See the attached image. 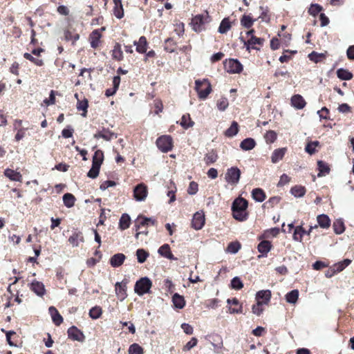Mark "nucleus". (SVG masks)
I'll use <instances>...</instances> for the list:
<instances>
[{
	"label": "nucleus",
	"instance_id": "1",
	"mask_svg": "<svg viewBox=\"0 0 354 354\" xmlns=\"http://www.w3.org/2000/svg\"><path fill=\"white\" fill-rule=\"evenodd\" d=\"M248 202L246 199L242 197L236 198L232 205L233 217L239 221H246L248 217Z\"/></svg>",
	"mask_w": 354,
	"mask_h": 354
},
{
	"label": "nucleus",
	"instance_id": "2",
	"mask_svg": "<svg viewBox=\"0 0 354 354\" xmlns=\"http://www.w3.org/2000/svg\"><path fill=\"white\" fill-rule=\"evenodd\" d=\"M212 21V17L209 16L207 11L204 14L196 15L191 21L192 29L196 32H201L206 29V25L209 24Z\"/></svg>",
	"mask_w": 354,
	"mask_h": 354
},
{
	"label": "nucleus",
	"instance_id": "3",
	"mask_svg": "<svg viewBox=\"0 0 354 354\" xmlns=\"http://www.w3.org/2000/svg\"><path fill=\"white\" fill-rule=\"evenodd\" d=\"M195 88L198 93V96L201 100H205L212 92V85L207 79L195 81Z\"/></svg>",
	"mask_w": 354,
	"mask_h": 354
},
{
	"label": "nucleus",
	"instance_id": "4",
	"mask_svg": "<svg viewBox=\"0 0 354 354\" xmlns=\"http://www.w3.org/2000/svg\"><path fill=\"white\" fill-rule=\"evenodd\" d=\"M151 286L152 282L148 277H142L136 282L134 291L138 295L142 296L149 292Z\"/></svg>",
	"mask_w": 354,
	"mask_h": 354
},
{
	"label": "nucleus",
	"instance_id": "5",
	"mask_svg": "<svg viewBox=\"0 0 354 354\" xmlns=\"http://www.w3.org/2000/svg\"><path fill=\"white\" fill-rule=\"evenodd\" d=\"M158 148L163 153L171 151L174 147L173 139L171 136L163 135L156 140Z\"/></svg>",
	"mask_w": 354,
	"mask_h": 354
},
{
	"label": "nucleus",
	"instance_id": "6",
	"mask_svg": "<svg viewBox=\"0 0 354 354\" xmlns=\"http://www.w3.org/2000/svg\"><path fill=\"white\" fill-rule=\"evenodd\" d=\"M223 64L225 71L231 74L240 73L243 69V65L236 59H226Z\"/></svg>",
	"mask_w": 354,
	"mask_h": 354
},
{
	"label": "nucleus",
	"instance_id": "7",
	"mask_svg": "<svg viewBox=\"0 0 354 354\" xmlns=\"http://www.w3.org/2000/svg\"><path fill=\"white\" fill-rule=\"evenodd\" d=\"M241 170L236 167H232L227 169L225 175V180L230 185H236L241 177Z\"/></svg>",
	"mask_w": 354,
	"mask_h": 354
},
{
	"label": "nucleus",
	"instance_id": "8",
	"mask_svg": "<svg viewBox=\"0 0 354 354\" xmlns=\"http://www.w3.org/2000/svg\"><path fill=\"white\" fill-rule=\"evenodd\" d=\"M148 189L147 186L141 183L136 185L133 189V196L136 201H142L145 200L147 196Z\"/></svg>",
	"mask_w": 354,
	"mask_h": 354
},
{
	"label": "nucleus",
	"instance_id": "9",
	"mask_svg": "<svg viewBox=\"0 0 354 354\" xmlns=\"http://www.w3.org/2000/svg\"><path fill=\"white\" fill-rule=\"evenodd\" d=\"M149 221H151V218H147L145 216H139L135 221V228L136 230V238H138L140 234H147V231H139L142 227H146L149 225Z\"/></svg>",
	"mask_w": 354,
	"mask_h": 354
},
{
	"label": "nucleus",
	"instance_id": "10",
	"mask_svg": "<svg viewBox=\"0 0 354 354\" xmlns=\"http://www.w3.org/2000/svg\"><path fill=\"white\" fill-rule=\"evenodd\" d=\"M104 28H102L101 29H95L91 32L89 35V41L91 44V46L96 49L99 47L101 41L100 39L102 37L101 30H104Z\"/></svg>",
	"mask_w": 354,
	"mask_h": 354
},
{
	"label": "nucleus",
	"instance_id": "11",
	"mask_svg": "<svg viewBox=\"0 0 354 354\" xmlns=\"http://www.w3.org/2000/svg\"><path fill=\"white\" fill-rule=\"evenodd\" d=\"M68 338L74 341L84 342L85 336L82 331H81L76 326H73L68 329L67 331Z\"/></svg>",
	"mask_w": 354,
	"mask_h": 354
},
{
	"label": "nucleus",
	"instance_id": "12",
	"mask_svg": "<svg viewBox=\"0 0 354 354\" xmlns=\"http://www.w3.org/2000/svg\"><path fill=\"white\" fill-rule=\"evenodd\" d=\"M127 281L123 280L121 282H116L115 285V294L121 301L127 297Z\"/></svg>",
	"mask_w": 354,
	"mask_h": 354
},
{
	"label": "nucleus",
	"instance_id": "13",
	"mask_svg": "<svg viewBox=\"0 0 354 354\" xmlns=\"http://www.w3.org/2000/svg\"><path fill=\"white\" fill-rule=\"evenodd\" d=\"M94 138H102L106 141H110L113 138H117V134L110 131L107 128L103 127L102 130L98 131L93 135Z\"/></svg>",
	"mask_w": 354,
	"mask_h": 354
},
{
	"label": "nucleus",
	"instance_id": "14",
	"mask_svg": "<svg viewBox=\"0 0 354 354\" xmlns=\"http://www.w3.org/2000/svg\"><path fill=\"white\" fill-rule=\"evenodd\" d=\"M317 227V225L314 227L311 226L310 229L308 231H306L301 225L297 226L295 228L292 238L295 241L301 242L303 239V236L304 234L309 235L312 232L313 229Z\"/></svg>",
	"mask_w": 354,
	"mask_h": 354
},
{
	"label": "nucleus",
	"instance_id": "15",
	"mask_svg": "<svg viewBox=\"0 0 354 354\" xmlns=\"http://www.w3.org/2000/svg\"><path fill=\"white\" fill-rule=\"evenodd\" d=\"M205 221L204 214L197 212L193 216L192 227L196 230H201L205 224Z\"/></svg>",
	"mask_w": 354,
	"mask_h": 354
},
{
	"label": "nucleus",
	"instance_id": "16",
	"mask_svg": "<svg viewBox=\"0 0 354 354\" xmlns=\"http://www.w3.org/2000/svg\"><path fill=\"white\" fill-rule=\"evenodd\" d=\"M272 245L270 241L264 240L261 241L258 246V251L261 253V255H259V258L267 257L268 253L270 251Z\"/></svg>",
	"mask_w": 354,
	"mask_h": 354
},
{
	"label": "nucleus",
	"instance_id": "17",
	"mask_svg": "<svg viewBox=\"0 0 354 354\" xmlns=\"http://www.w3.org/2000/svg\"><path fill=\"white\" fill-rule=\"evenodd\" d=\"M272 293L270 290H263L257 292L256 299L261 301L263 304H268L271 299Z\"/></svg>",
	"mask_w": 354,
	"mask_h": 354
},
{
	"label": "nucleus",
	"instance_id": "18",
	"mask_svg": "<svg viewBox=\"0 0 354 354\" xmlns=\"http://www.w3.org/2000/svg\"><path fill=\"white\" fill-rule=\"evenodd\" d=\"M134 46H136V51L140 54L145 53L148 48V42L145 36H141L138 41H134Z\"/></svg>",
	"mask_w": 354,
	"mask_h": 354
},
{
	"label": "nucleus",
	"instance_id": "19",
	"mask_svg": "<svg viewBox=\"0 0 354 354\" xmlns=\"http://www.w3.org/2000/svg\"><path fill=\"white\" fill-rule=\"evenodd\" d=\"M291 105L297 109H302L306 105V102L304 97L299 94H295L291 97Z\"/></svg>",
	"mask_w": 354,
	"mask_h": 354
},
{
	"label": "nucleus",
	"instance_id": "20",
	"mask_svg": "<svg viewBox=\"0 0 354 354\" xmlns=\"http://www.w3.org/2000/svg\"><path fill=\"white\" fill-rule=\"evenodd\" d=\"M30 290L38 296H43L46 293V289L43 283L34 280L30 283Z\"/></svg>",
	"mask_w": 354,
	"mask_h": 354
},
{
	"label": "nucleus",
	"instance_id": "21",
	"mask_svg": "<svg viewBox=\"0 0 354 354\" xmlns=\"http://www.w3.org/2000/svg\"><path fill=\"white\" fill-rule=\"evenodd\" d=\"M93 71V68H83L80 70V73L79 74V76L80 77H82V80H78L75 83V86H79L80 84H82L84 83H86V80H85V78H86V77L88 80H92V76H91V73Z\"/></svg>",
	"mask_w": 354,
	"mask_h": 354
},
{
	"label": "nucleus",
	"instance_id": "22",
	"mask_svg": "<svg viewBox=\"0 0 354 354\" xmlns=\"http://www.w3.org/2000/svg\"><path fill=\"white\" fill-rule=\"evenodd\" d=\"M126 256L122 253H118L112 256L109 260L111 266L113 268H118L123 264Z\"/></svg>",
	"mask_w": 354,
	"mask_h": 354
},
{
	"label": "nucleus",
	"instance_id": "23",
	"mask_svg": "<svg viewBox=\"0 0 354 354\" xmlns=\"http://www.w3.org/2000/svg\"><path fill=\"white\" fill-rule=\"evenodd\" d=\"M113 2L114 4L113 13L116 18L120 19L124 15L122 0H113Z\"/></svg>",
	"mask_w": 354,
	"mask_h": 354
},
{
	"label": "nucleus",
	"instance_id": "24",
	"mask_svg": "<svg viewBox=\"0 0 354 354\" xmlns=\"http://www.w3.org/2000/svg\"><path fill=\"white\" fill-rule=\"evenodd\" d=\"M49 313L52 317L53 322L55 325L59 326L63 322V317L59 314L57 308L54 306H50L48 308Z\"/></svg>",
	"mask_w": 354,
	"mask_h": 354
},
{
	"label": "nucleus",
	"instance_id": "25",
	"mask_svg": "<svg viewBox=\"0 0 354 354\" xmlns=\"http://www.w3.org/2000/svg\"><path fill=\"white\" fill-rule=\"evenodd\" d=\"M286 152H287L286 147L279 148V149H274L271 156L272 162L277 163L279 161L281 160L283 158Z\"/></svg>",
	"mask_w": 354,
	"mask_h": 354
},
{
	"label": "nucleus",
	"instance_id": "26",
	"mask_svg": "<svg viewBox=\"0 0 354 354\" xmlns=\"http://www.w3.org/2000/svg\"><path fill=\"white\" fill-rule=\"evenodd\" d=\"M4 175L12 181L21 182L23 179L22 175L19 172L9 168L5 169Z\"/></svg>",
	"mask_w": 354,
	"mask_h": 354
},
{
	"label": "nucleus",
	"instance_id": "27",
	"mask_svg": "<svg viewBox=\"0 0 354 354\" xmlns=\"http://www.w3.org/2000/svg\"><path fill=\"white\" fill-rule=\"evenodd\" d=\"M158 253L161 256H162L169 260H176V258H175L174 254L171 253L169 245L167 243L163 244L162 246H160L159 248Z\"/></svg>",
	"mask_w": 354,
	"mask_h": 354
},
{
	"label": "nucleus",
	"instance_id": "28",
	"mask_svg": "<svg viewBox=\"0 0 354 354\" xmlns=\"http://www.w3.org/2000/svg\"><path fill=\"white\" fill-rule=\"evenodd\" d=\"M257 21L256 19H253L251 16V14L250 15H243L241 19H240V23H241V25L245 28H247V29H250L252 27V26L254 25V23Z\"/></svg>",
	"mask_w": 354,
	"mask_h": 354
},
{
	"label": "nucleus",
	"instance_id": "29",
	"mask_svg": "<svg viewBox=\"0 0 354 354\" xmlns=\"http://www.w3.org/2000/svg\"><path fill=\"white\" fill-rule=\"evenodd\" d=\"M84 241V236L81 232H74L68 238V242L73 247H77L80 242Z\"/></svg>",
	"mask_w": 354,
	"mask_h": 354
},
{
	"label": "nucleus",
	"instance_id": "30",
	"mask_svg": "<svg viewBox=\"0 0 354 354\" xmlns=\"http://www.w3.org/2000/svg\"><path fill=\"white\" fill-rule=\"evenodd\" d=\"M111 56L113 59L118 62L123 59V53L122 50L121 45L119 43H116L113 46V49L111 50Z\"/></svg>",
	"mask_w": 354,
	"mask_h": 354
},
{
	"label": "nucleus",
	"instance_id": "31",
	"mask_svg": "<svg viewBox=\"0 0 354 354\" xmlns=\"http://www.w3.org/2000/svg\"><path fill=\"white\" fill-rule=\"evenodd\" d=\"M232 28V23L229 17H225L221 22L218 31L221 34L227 33Z\"/></svg>",
	"mask_w": 354,
	"mask_h": 354
},
{
	"label": "nucleus",
	"instance_id": "32",
	"mask_svg": "<svg viewBox=\"0 0 354 354\" xmlns=\"http://www.w3.org/2000/svg\"><path fill=\"white\" fill-rule=\"evenodd\" d=\"M172 302L174 306L178 309H182L185 306V300L184 297L178 293H174L172 297Z\"/></svg>",
	"mask_w": 354,
	"mask_h": 354
},
{
	"label": "nucleus",
	"instance_id": "33",
	"mask_svg": "<svg viewBox=\"0 0 354 354\" xmlns=\"http://www.w3.org/2000/svg\"><path fill=\"white\" fill-rule=\"evenodd\" d=\"M253 199L257 202H263L266 198L265 192L261 188H255L252 191Z\"/></svg>",
	"mask_w": 354,
	"mask_h": 354
},
{
	"label": "nucleus",
	"instance_id": "34",
	"mask_svg": "<svg viewBox=\"0 0 354 354\" xmlns=\"http://www.w3.org/2000/svg\"><path fill=\"white\" fill-rule=\"evenodd\" d=\"M260 10H261V13L259 17V19H261L262 21H264L267 24L270 22L271 19V14L270 12V9L268 6H260Z\"/></svg>",
	"mask_w": 354,
	"mask_h": 354
},
{
	"label": "nucleus",
	"instance_id": "35",
	"mask_svg": "<svg viewBox=\"0 0 354 354\" xmlns=\"http://www.w3.org/2000/svg\"><path fill=\"white\" fill-rule=\"evenodd\" d=\"M180 124L183 129H187L194 126V122L192 121L189 113H185L182 116Z\"/></svg>",
	"mask_w": 354,
	"mask_h": 354
},
{
	"label": "nucleus",
	"instance_id": "36",
	"mask_svg": "<svg viewBox=\"0 0 354 354\" xmlns=\"http://www.w3.org/2000/svg\"><path fill=\"white\" fill-rule=\"evenodd\" d=\"M104 161V152L101 149L95 151L93 156L92 164L101 167Z\"/></svg>",
	"mask_w": 354,
	"mask_h": 354
},
{
	"label": "nucleus",
	"instance_id": "37",
	"mask_svg": "<svg viewBox=\"0 0 354 354\" xmlns=\"http://www.w3.org/2000/svg\"><path fill=\"white\" fill-rule=\"evenodd\" d=\"M264 39L257 37L256 36L251 37L248 41L245 44L248 46V49L251 47L253 49H257L255 45L262 46L263 44Z\"/></svg>",
	"mask_w": 354,
	"mask_h": 354
},
{
	"label": "nucleus",
	"instance_id": "38",
	"mask_svg": "<svg viewBox=\"0 0 354 354\" xmlns=\"http://www.w3.org/2000/svg\"><path fill=\"white\" fill-rule=\"evenodd\" d=\"M306 192V189L302 185H295L290 189V193L297 198L303 197Z\"/></svg>",
	"mask_w": 354,
	"mask_h": 354
},
{
	"label": "nucleus",
	"instance_id": "39",
	"mask_svg": "<svg viewBox=\"0 0 354 354\" xmlns=\"http://www.w3.org/2000/svg\"><path fill=\"white\" fill-rule=\"evenodd\" d=\"M317 167H318V170H319V174L317 176L319 177H321V176H325V175L329 174V172L330 171L329 165L326 162H325L322 160H319L317 162Z\"/></svg>",
	"mask_w": 354,
	"mask_h": 354
},
{
	"label": "nucleus",
	"instance_id": "40",
	"mask_svg": "<svg viewBox=\"0 0 354 354\" xmlns=\"http://www.w3.org/2000/svg\"><path fill=\"white\" fill-rule=\"evenodd\" d=\"M319 225L325 229H328L330 226V219L326 214H320L317 218Z\"/></svg>",
	"mask_w": 354,
	"mask_h": 354
},
{
	"label": "nucleus",
	"instance_id": "41",
	"mask_svg": "<svg viewBox=\"0 0 354 354\" xmlns=\"http://www.w3.org/2000/svg\"><path fill=\"white\" fill-rule=\"evenodd\" d=\"M256 145L255 140L253 138H248L241 141L240 147L245 151L252 149Z\"/></svg>",
	"mask_w": 354,
	"mask_h": 354
},
{
	"label": "nucleus",
	"instance_id": "42",
	"mask_svg": "<svg viewBox=\"0 0 354 354\" xmlns=\"http://www.w3.org/2000/svg\"><path fill=\"white\" fill-rule=\"evenodd\" d=\"M131 223V218L127 214H123L119 221V227L122 230H127L129 227Z\"/></svg>",
	"mask_w": 354,
	"mask_h": 354
},
{
	"label": "nucleus",
	"instance_id": "43",
	"mask_svg": "<svg viewBox=\"0 0 354 354\" xmlns=\"http://www.w3.org/2000/svg\"><path fill=\"white\" fill-rule=\"evenodd\" d=\"M176 47H177V44L172 38H171V37L167 38L165 41L164 49L167 53H174L176 50Z\"/></svg>",
	"mask_w": 354,
	"mask_h": 354
},
{
	"label": "nucleus",
	"instance_id": "44",
	"mask_svg": "<svg viewBox=\"0 0 354 354\" xmlns=\"http://www.w3.org/2000/svg\"><path fill=\"white\" fill-rule=\"evenodd\" d=\"M218 158V156L216 151L212 149L211 151L205 154L204 161L207 165H209L214 163L217 160Z\"/></svg>",
	"mask_w": 354,
	"mask_h": 354
},
{
	"label": "nucleus",
	"instance_id": "45",
	"mask_svg": "<svg viewBox=\"0 0 354 354\" xmlns=\"http://www.w3.org/2000/svg\"><path fill=\"white\" fill-rule=\"evenodd\" d=\"M337 76L342 80H350L353 75L348 70L344 68H339L337 71Z\"/></svg>",
	"mask_w": 354,
	"mask_h": 354
},
{
	"label": "nucleus",
	"instance_id": "46",
	"mask_svg": "<svg viewBox=\"0 0 354 354\" xmlns=\"http://www.w3.org/2000/svg\"><path fill=\"white\" fill-rule=\"evenodd\" d=\"M239 132V124L236 121H233L230 127L225 131V136L232 138L236 136Z\"/></svg>",
	"mask_w": 354,
	"mask_h": 354
},
{
	"label": "nucleus",
	"instance_id": "47",
	"mask_svg": "<svg viewBox=\"0 0 354 354\" xmlns=\"http://www.w3.org/2000/svg\"><path fill=\"white\" fill-rule=\"evenodd\" d=\"M75 200V197L71 193H66L63 196L64 204L68 208L74 206Z\"/></svg>",
	"mask_w": 354,
	"mask_h": 354
},
{
	"label": "nucleus",
	"instance_id": "48",
	"mask_svg": "<svg viewBox=\"0 0 354 354\" xmlns=\"http://www.w3.org/2000/svg\"><path fill=\"white\" fill-rule=\"evenodd\" d=\"M299 297L298 290H292L286 295V299L290 304H295Z\"/></svg>",
	"mask_w": 354,
	"mask_h": 354
},
{
	"label": "nucleus",
	"instance_id": "49",
	"mask_svg": "<svg viewBox=\"0 0 354 354\" xmlns=\"http://www.w3.org/2000/svg\"><path fill=\"white\" fill-rule=\"evenodd\" d=\"M102 314V309L99 306H95L91 308L89 310L88 315L93 319H97L101 317Z\"/></svg>",
	"mask_w": 354,
	"mask_h": 354
},
{
	"label": "nucleus",
	"instance_id": "50",
	"mask_svg": "<svg viewBox=\"0 0 354 354\" xmlns=\"http://www.w3.org/2000/svg\"><path fill=\"white\" fill-rule=\"evenodd\" d=\"M64 35V39L66 41H72L73 44L80 39V35L78 33L72 32L70 30H66Z\"/></svg>",
	"mask_w": 354,
	"mask_h": 354
},
{
	"label": "nucleus",
	"instance_id": "51",
	"mask_svg": "<svg viewBox=\"0 0 354 354\" xmlns=\"http://www.w3.org/2000/svg\"><path fill=\"white\" fill-rule=\"evenodd\" d=\"M129 354H144V348L137 343L131 344L128 349Z\"/></svg>",
	"mask_w": 354,
	"mask_h": 354
},
{
	"label": "nucleus",
	"instance_id": "52",
	"mask_svg": "<svg viewBox=\"0 0 354 354\" xmlns=\"http://www.w3.org/2000/svg\"><path fill=\"white\" fill-rule=\"evenodd\" d=\"M308 58L310 61L315 63H318L325 59L326 55L324 53H319L315 51H313L308 55Z\"/></svg>",
	"mask_w": 354,
	"mask_h": 354
},
{
	"label": "nucleus",
	"instance_id": "53",
	"mask_svg": "<svg viewBox=\"0 0 354 354\" xmlns=\"http://www.w3.org/2000/svg\"><path fill=\"white\" fill-rule=\"evenodd\" d=\"M333 230L335 234H342L345 230V226L341 220H337L334 221L333 224Z\"/></svg>",
	"mask_w": 354,
	"mask_h": 354
},
{
	"label": "nucleus",
	"instance_id": "54",
	"mask_svg": "<svg viewBox=\"0 0 354 354\" xmlns=\"http://www.w3.org/2000/svg\"><path fill=\"white\" fill-rule=\"evenodd\" d=\"M318 146H319V141L310 142L306 145L305 151L310 155H313L317 151L316 147Z\"/></svg>",
	"mask_w": 354,
	"mask_h": 354
},
{
	"label": "nucleus",
	"instance_id": "55",
	"mask_svg": "<svg viewBox=\"0 0 354 354\" xmlns=\"http://www.w3.org/2000/svg\"><path fill=\"white\" fill-rule=\"evenodd\" d=\"M136 256L138 261L140 263H142L147 260V257H149V253L144 249H138L136 251Z\"/></svg>",
	"mask_w": 354,
	"mask_h": 354
},
{
	"label": "nucleus",
	"instance_id": "56",
	"mask_svg": "<svg viewBox=\"0 0 354 354\" xmlns=\"http://www.w3.org/2000/svg\"><path fill=\"white\" fill-rule=\"evenodd\" d=\"M323 10V7L317 3L311 4L308 13L312 16H317L320 12Z\"/></svg>",
	"mask_w": 354,
	"mask_h": 354
},
{
	"label": "nucleus",
	"instance_id": "57",
	"mask_svg": "<svg viewBox=\"0 0 354 354\" xmlns=\"http://www.w3.org/2000/svg\"><path fill=\"white\" fill-rule=\"evenodd\" d=\"M267 143H273L277 138V135L272 130L268 131L264 136Z\"/></svg>",
	"mask_w": 354,
	"mask_h": 354
},
{
	"label": "nucleus",
	"instance_id": "58",
	"mask_svg": "<svg viewBox=\"0 0 354 354\" xmlns=\"http://www.w3.org/2000/svg\"><path fill=\"white\" fill-rule=\"evenodd\" d=\"M216 105L220 111H225L229 105L228 100L227 97H222L218 100Z\"/></svg>",
	"mask_w": 354,
	"mask_h": 354
},
{
	"label": "nucleus",
	"instance_id": "59",
	"mask_svg": "<svg viewBox=\"0 0 354 354\" xmlns=\"http://www.w3.org/2000/svg\"><path fill=\"white\" fill-rule=\"evenodd\" d=\"M100 167L92 164L91 169L87 173V176L91 178H95L98 176Z\"/></svg>",
	"mask_w": 354,
	"mask_h": 354
},
{
	"label": "nucleus",
	"instance_id": "60",
	"mask_svg": "<svg viewBox=\"0 0 354 354\" xmlns=\"http://www.w3.org/2000/svg\"><path fill=\"white\" fill-rule=\"evenodd\" d=\"M281 198L280 196L270 197L268 201L266 202L264 205H268V207L272 208L280 203Z\"/></svg>",
	"mask_w": 354,
	"mask_h": 354
},
{
	"label": "nucleus",
	"instance_id": "61",
	"mask_svg": "<svg viewBox=\"0 0 354 354\" xmlns=\"http://www.w3.org/2000/svg\"><path fill=\"white\" fill-rule=\"evenodd\" d=\"M240 248H241L240 243L238 241H235V242H231L229 243V245H227V250L229 252L235 254V253L238 252V251L240 250Z\"/></svg>",
	"mask_w": 354,
	"mask_h": 354
},
{
	"label": "nucleus",
	"instance_id": "62",
	"mask_svg": "<svg viewBox=\"0 0 354 354\" xmlns=\"http://www.w3.org/2000/svg\"><path fill=\"white\" fill-rule=\"evenodd\" d=\"M231 287L235 290H241L243 287V283L239 277H235L231 281Z\"/></svg>",
	"mask_w": 354,
	"mask_h": 354
},
{
	"label": "nucleus",
	"instance_id": "63",
	"mask_svg": "<svg viewBox=\"0 0 354 354\" xmlns=\"http://www.w3.org/2000/svg\"><path fill=\"white\" fill-rule=\"evenodd\" d=\"M164 287L165 290L170 294L173 293L175 290V286L174 283L169 279H167L164 281Z\"/></svg>",
	"mask_w": 354,
	"mask_h": 354
},
{
	"label": "nucleus",
	"instance_id": "64",
	"mask_svg": "<svg viewBox=\"0 0 354 354\" xmlns=\"http://www.w3.org/2000/svg\"><path fill=\"white\" fill-rule=\"evenodd\" d=\"M198 190V185L195 181L190 182L188 189L187 193L190 195H194L197 193Z\"/></svg>",
	"mask_w": 354,
	"mask_h": 354
}]
</instances>
